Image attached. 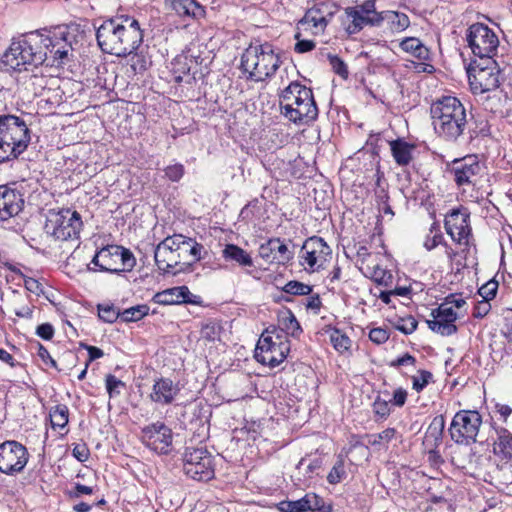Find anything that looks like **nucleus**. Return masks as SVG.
<instances>
[{
  "instance_id": "49530a36",
  "label": "nucleus",
  "mask_w": 512,
  "mask_h": 512,
  "mask_svg": "<svg viewBox=\"0 0 512 512\" xmlns=\"http://www.w3.org/2000/svg\"><path fill=\"white\" fill-rule=\"evenodd\" d=\"M98 316L107 323H114L120 318L121 311L112 304H99L97 306Z\"/></svg>"
},
{
  "instance_id": "20e7f679",
  "label": "nucleus",
  "mask_w": 512,
  "mask_h": 512,
  "mask_svg": "<svg viewBox=\"0 0 512 512\" xmlns=\"http://www.w3.org/2000/svg\"><path fill=\"white\" fill-rule=\"evenodd\" d=\"M282 114L295 124H308L318 116V108L310 88L292 81L280 95Z\"/></svg>"
},
{
  "instance_id": "a878e982",
  "label": "nucleus",
  "mask_w": 512,
  "mask_h": 512,
  "mask_svg": "<svg viewBox=\"0 0 512 512\" xmlns=\"http://www.w3.org/2000/svg\"><path fill=\"white\" fill-rule=\"evenodd\" d=\"M466 110L455 97H450V136H459L466 126Z\"/></svg>"
},
{
  "instance_id": "423d86ee",
  "label": "nucleus",
  "mask_w": 512,
  "mask_h": 512,
  "mask_svg": "<svg viewBox=\"0 0 512 512\" xmlns=\"http://www.w3.org/2000/svg\"><path fill=\"white\" fill-rule=\"evenodd\" d=\"M81 216L69 208L49 211L44 229L56 240L78 239L82 228Z\"/></svg>"
},
{
  "instance_id": "2eb2a0df",
  "label": "nucleus",
  "mask_w": 512,
  "mask_h": 512,
  "mask_svg": "<svg viewBox=\"0 0 512 512\" xmlns=\"http://www.w3.org/2000/svg\"><path fill=\"white\" fill-rule=\"evenodd\" d=\"M29 460L27 448L15 440L0 444V472L15 475L22 472Z\"/></svg>"
},
{
  "instance_id": "f8f14e48",
  "label": "nucleus",
  "mask_w": 512,
  "mask_h": 512,
  "mask_svg": "<svg viewBox=\"0 0 512 512\" xmlns=\"http://www.w3.org/2000/svg\"><path fill=\"white\" fill-rule=\"evenodd\" d=\"M345 14L350 19L346 31L356 34L366 26H380L385 20L384 12H377L375 0H366L360 5L347 7Z\"/></svg>"
},
{
  "instance_id": "39448f33",
  "label": "nucleus",
  "mask_w": 512,
  "mask_h": 512,
  "mask_svg": "<svg viewBox=\"0 0 512 512\" xmlns=\"http://www.w3.org/2000/svg\"><path fill=\"white\" fill-rule=\"evenodd\" d=\"M281 62L271 44L250 45L241 56L240 68L247 74V80L263 82L275 74Z\"/></svg>"
},
{
  "instance_id": "6e6552de",
  "label": "nucleus",
  "mask_w": 512,
  "mask_h": 512,
  "mask_svg": "<svg viewBox=\"0 0 512 512\" xmlns=\"http://www.w3.org/2000/svg\"><path fill=\"white\" fill-rule=\"evenodd\" d=\"M289 351L290 343L286 335L276 333L274 337L266 330L258 340L255 358L258 362L275 368L286 359Z\"/></svg>"
},
{
  "instance_id": "3c124183",
  "label": "nucleus",
  "mask_w": 512,
  "mask_h": 512,
  "mask_svg": "<svg viewBox=\"0 0 512 512\" xmlns=\"http://www.w3.org/2000/svg\"><path fill=\"white\" fill-rule=\"evenodd\" d=\"M346 476L344 461L341 456H339L337 462L330 470L327 481L330 484H337L342 481V479Z\"/></svg>"
},
{
  "instance_id": "c9c22d12",
  "label": "nucleus",
  "mask_w": 512,
  "mask_h": 512,
  "mask_svg": "<svg viewBox=\"0 0 512 512\" xmlns=\"http://www.w3.org/2000/svg\"><path fill=\"white\" fill-rule=\"evenodd\" d=\"M323 460L320 457L308 460L302 458L296 466L299 473L304 475V482L309 483L313 478L320 475Z\"/></svg>"
},
{
  "instance_id": "338daca9",
  "label": "nucleus",
  "mask_w": 512,
  "mask_h": 512,
  "mask_svg": "<svg viewBox=\"0 0 512 512\" xmlns=\"http://www.w3.org/2000/svg\"><path fill=\"white\" fill-rule=\"evenodd\" d=\"M36 334L44 340H50L54 335V328L49 323H43L37 327Z\"/></svg>"
},
{
  "instance_id": "473e14b6",
  "label": "nucleus",
  "mask_w": 512,
  "mask_h": 512,
  "mask_svg": "<svg viewBox=\"0 0 512 512\" xmlns=\"http://www.w3.org/2000/svg\"><path fill=\"white\" fill-rule=\"evenodd\" d=\"M428 327L441 335L448 334V308L442 303L437 309L432 310L431 318L427 321Z\"/></svg>"
},
{
  "instance_id": "79ce46f5",
  "label": "nucleus",
  "mask_w": 512,
  "mask_h": 512,
  "mask_svg": "<svg viewBox=\"0 0 512 512\" xmlns=\"http://www.w3.org/2000/svg\"><path fill=\"white\" fill-rule=\"evenodd\" d=\"M25 150L18 145H12L9 141H0V163L16 159Z\"/></svg>"
},
{
  "instance_id": "774afa93",
  "label": "nucleus",
  "mask_w": 512,
  "mask_h": 512,
  "mask_svg": "<svg viewBox=\"0 0 512 512\" xmlns=\"http://www.w3.org/2000/svg\"><path fill=\"white\" fill-rule=\"evenodd\" d=\"M415 362H416V359L409 353H406L403 356L393 360L390 363V366H392V367L414 366Z\"/></svg>"
},
{
  "instance_id": "c03bdc74",
  "label": "nucleus",
  "mask_w": 512,
  "mask_h": 512,
  "mask_svg": "<svg viewBox=\"0 0 512 512\" xmlns=\"http://www.w3.org/2000/svg\"><path fill=\"white\" fill-rule=\"evenodd\" d=\"M330 341L335 350H337L340 353L347 351L351 346L350 338L338 329H334L331 332Z\"/></svg>"
},
{
  "instance_id": "7c9ffc66",
  "label": "nucleus",
  "mask_w": 512,
  "mask_h": 512,
  "mask_svg": "<svg viewBox=\"0 0 512 512\" xmlns=\"http://www.w3.org/2000/svg\"><path fill=\"white\" fill-rule=\"evenodd\" d=\"M390 149L396 164L407 166L413 159L412 153L415 146L403 139H396L390 142Z\"/></svg>"
},
{
  "instance_id": "69168bd1",
  "label": "nucleus",
  "mask_w": 512,
  "mask_h": 512,
  "mask_svg": "<svg viewBox=\"0 0 512 512\" xmlns=\"http://www.w3.org/2000/svg\"><path fill=\"white\" fill-rule=\"evenodd\" d=\"M395 434V430L392 428H388L383 430L382 432L373 435V440L371 441L372 445L380 444L382 441H390Z\"/></svg>"
},
{
  "instance_id": "bf43d9fd",
  "label": "nucleus",
  "mask_w": 512,
  "mask_h": 512,
  "mask_svg": "<svg viewBox=\"0 0 512 512\" xmlns=\"http://www.w3.org/2000/svg\"><path fill=\"white\" fill-rule=\"evenodd\" d=\"M369 338L376 344H383L389 339V333L383 328H373L369 332Z\"/></svg>"
},
{
  "instance_id": "6ab92c4d",
  "label": "nucleus",
  "mask_w": 512,
  "mask_h": 512,
  "mask_svg": "<svg viewBox=\"0 0 512 512\" xmlns=\"http://www.w3.org/2000/svg\"><path fill=\"white\" fill-rule=\"evenodd\" d=\"M259 256L270 264L285 265L293 258V253L280 238H271L259 246Z\"/></svg>"
},
{
  "instance_id": "0e129e2a",
  "label": "nucleus",
  "mask_w": 512,
  "mask_h": 512,
  "mask_svg": "<svg viewBox=\"0 0 512 512\" xmlns=\"http://www.w3.org/2000/svg\"><path fill=\"white\" fill-rule=\"evenodd\" d=\"M73 456L80 462H85L89 458V449L86 444H77L72 450Z\"/></svg>"
},
{
  "instance_id": "58836bf2",
  "label": "nucleus",
  "mask_w": 512,
  "mask_h": 512,
  "mask_svg": "<svg viewBox=\"0 0 512 512\" xmlns=\"http://www.w3.org/2000/svg\"><path fill=\"white\" fill-rule=\"evenodd\" d=\"M400 47L406 51L412 53L415 57L420 60H425L428 57V49L421 43L417 38H406L400 43Z\"/></svg>"
},
{
  "instance_id": "393cba45",
  "label": "nucleus",
  "mask_w": 512,
  "mask_h": 512,
  "mask_svg": "<svg viewBox=\"0 0 512 512\" xmlns=\"http://www.w3.org/2000/svg\"><path fill=\"white\" fill-rule=\"evenodd\" d=\"M447 100L448 97L443 96L442 99L433 103L430 109L434 130L444 140L447 138L446 126L448 125V114L445 112L448 108V105L445 103Z\"/></svg>"
},
{
  "instance_id": "e2e57ef3",
  "label": "nucleus",
  "mask_w": 512,
  "mask_h": 512,
  "mask_svg": "<svg viewBox=\"0 0 512 512\" xmlns=\"http://www.w3.org/2000/svg\"><path fill=\"white\" fill-rule=\"evenodd\" d=\"M373 408L374 412L381 417H387L390 413L389 403L385 400H381L380 398L375 400Z\"/></svg>"
},
{
  "instance_id": "412c9836",
  "label": "nucleus",
  "mask_w": 512,
  "mask_h": 512,
  "mask_svg": "<svg viewBox=\"0 0 512 512\" xmlns=\"http://www.w3.org/2000/svg\"><path fill=\"white\" fill-rule=\"evenodd\" d=\"M21 194L6 185L0 186V221H6L17 215L22 209Z\"/></svg>"
},
{
  "instance_id": "5701e85b",
  "label": "nucleus",
  "mask_w": 512,
  "mask_h": 512,
  "mask_svg": "<svg viewBox=\"0 0 512 512\" xmlns=\"http://www.w3.org/2000/svg\"><path fill=\"white\" fill-rule=\"evenodd\" d=\"M328 16L331 17L332 13L327 11L326 4L320 3L308 9L299 23L311 26L314 29L313 33L318 34L326 28L329 22Z\"/></svg>"
},
{
  "instance_id": "f257e3e1",
  "label": "nucleus",
  "mask_w": 512,
  "mask_h": 512,
  "mask_svg": "<svg viewBox=\"0 0 512 512\" xmlns=\"http://www.w3.org/2000/svg\"><path fill=\"white\" fill-rule=\"evenodd\" d=\"M70 37L68 28L63 26L22 34L12 39L3 63L19 72L37 71L46 61L50 66L63 64L72 50Z\"/></svg>"
},
{
  "instance_id": "4468645a",
  "label": "nucleus",
  "mask_w": 512,
  "mask_h": 512,
  "mask_svg": "<svg viewBox=\"0 0 512 512\" xmlns=\"http://www.w3.org/2000/svg\"><path fill=\"white\" fill-rule=\"evenodd\" d=\"M183 470L185 474L197 481H208L214 476L212 456L203 448L186 449Z\"/></svg>"
},
{
  "instance_id": "864d4df0",
  "label": "nucleus",
  "mask_w": 512,
  "mask_h": 512,
  "mask_svg": "<svg viewBox=\"0 0 512 512\" xmlns=\"http://www.w3.org/2000/svg\"><path fill=\"white\" fill-rule=\"evenodd\" d=\"M106 389L110 397L120 394L119 388L124 387L125 383L119 380L116 376L108 374L105 379Z\"/></svg>"
},
{
  "instance_id": "f3484780",
  "label": "nucleus",
  "mask_w": 512,
  "mask_h": 512,
  "mask_svg": "<svg viewBox=\"0 0 512 512\" xmlns=\"http://www.w3.org/2000/svg\"><path fill=\"white\" fill-rule=\"evenodd\" d=\"M3 140L27 149L30 132L25 122L14 115L0 116V141Z\"/></svg>"
},
{
  "instance_id": "6e6d98bb",
  "label": "nucleus",
  "mask_w": 512,
  "mask_h": 512,
  "mask_svg": "<svg viewBox=\"0 0 512 512\" xmlns=\"http://www.w3.org/2000/svg\"><path fill=\"white\" fill-rule=\"evenodd\" d=\"M385 20H390L393 24L397 23L399 29L404 30L409 26V18L402 13L394 11H384Z\"/></svg>"
},
{
  "instance_id": "dca6fc26",
  "label": "nucleus",
  "mask_w": 512,
  "mask_h": 512,
  "mask_svg": "<svg viewBox=\"0 0 512 512\" xmlns=\"http://www.w3.org/2000/svg\"><path fill=\"white\" fill-rule=\"evenodd\" d=\"M469 219L470 213L467 208L461 207L450 212V238L457 246L455 255H459L461 259H464L461 254L465 253L470 246L471 227Z\"/></svg>"
},
{
  "instance_id": "aec40b11",
  "label": "nucleus",
  "mask_w": 512,
  "mask_h": 512,
  "mask_svg": "<svg viewBox=\"0 0 512 512\" xmlns=\"http://www.w3.org/2000/svg\"><path fill=\"white\" fill-rule=\"evenodd\" d=\"M152 301L161 305H176L182 303L200 304L201 297L193 295L187 286H177L156 293Z\"/></svg>"
},
{
  "instance_id": "0eeeda50",
  "label": "nucleus",
  "mask_w": 512,
  "mask_h": 512,
  "mask_svg": "<svg viewBox=\"0 0 512 512\" xmlns=\"http://www.w3.org/2000/svg\"><path fill=\"white\" fill-rule=\"evenodd\" d=\"M466 74L474 94L495 90L500 85V68L494 59L475 60L466 68Z\"/></svg>"
},
{
  "instance_id": "a18cd8bd",
  "label": "nucleus",
  "mask_w": 512,
  "mask_h": 512,
  "mask_svg": "<svg viewBox=\"0 0 512 512\" xmlns=\"http://www.w3.org/2000/svg\"><path fill=\"white\" fill-rule=\"evenodd\" d=\"M129 65L134 74L143 73L151 65V61L148 57L142 53H132L129 55Z\"/></svg>"
},
{
  "instance_id": "b1692460",
  "label": "nucleus",
  "mask_w": 512,
  "mask_h": 512,
  "mask_svg": "<svg viewBox=\"0 0 512 512\" xmlns=\"http://www.w3.org/2000/svg\"><path fill=\"white\" fill-rule=\"evenodd\" d=\"M179 388L169 378H160L153 384L150 399L161 405L171 404L178 394Z\"/></svg>"
},
{
  "instance_id": "9b49d317",
  "label": "nucleus",
  "mask_w": 512,
  "mask_h": 512,
  "mask_svg": "<svg viewBox=\"0 0 512 512\" xmlns=\"http://www.w3.org/2000/svg\"><path fill=\"white\" fill-rule=\"evenodd\" d=\"M481 423L482 419L477 411H459L450 423V438L458 444H469L475 441Z\"/></svg>"
},
{
  "instance_id": "603ef678",
  "label": "nucleus",
  "mask_w": 512,
  "mask_h": 512,
  "mask_svg": "<svg viewBox=\"0 0 512 512\" xmlns=\"http://www.w3.org/2000/svg\"><path fill=\"white\" fill-rule=\"evenodd\" d=\"M417 325V320L413 316L399 317L394 323L395 328L404 334L413 333Z\"/></svg>"
},
{
  "instance_id": "13d9d810",
  "label": "nucleus",
  "mask_w": 512,
  "mask_h": 512,
  "mask_svg": "<svg viewBox=\"0 0 512 512\" xmlns=\"http://www.w3.org/2000/svg\"><path fill=\"white\" fill-rule=\"evenodd\" d=\"M184 174V167L181 164L170 165L165 169V176L171 181H179Z\"/></svg>"
},
{
  "instance_id": "2f4dec72",
  "label": "nucleus",
  "mask_w": 512,
  "mask_h": 512,
  "mask_svg": "<svg viewBox=\"0 0 512 512\" xmlns=\"http://www.w3.org/2000/svg\"><path fill=\"white\" fill-rule=\"evenodd\" d=\"M278 324L280 331L276 329L273 333H285L286 335L297 336L302 332L299 322L293 312L288 308H283L278 312Z\"/></svg>"
},
{
  "instance_id": "7ed1b4c3",
  "label": "nucleus",
  "mask_w": 512,
  "mask_h": 512,
  "mask_svg": "<svg viewBox=\"0 0 512 512\" xmlns=\"http://www.w3.org/2000/svg\"><path fill=\"white\" fill-rule=\"evenodd\" d=\"M203 245L181 234L166 237L155 248L154 259L163 273L177 274L202 257Z\"/></svg>"
},
{
  "instance_id": "bb28decb",
  "label": "nucleus",
  "mask_w": 512,
  "mask_h": 512,
  "mask_svg": "<svg viewBox=\"0 0 512 512\" xmlns=\"http://www.w3.org/2000/svg\"><path fill=\"white\" fill-rule=\"evenodd\" d=\"M450 291L452 288L450 287ZM468 314V304L462 293L450 292V334L457 331L455 321L464 319Z\"/></svg>"
},
{
  "instance_id": "37998d69",
  "label": "nucleus",
  "mask_w": 512,
  "mask_h": 512,
  "mask_svg": "<svg viewBox=\"0 0 512 512\" xmlns=\"http://www.w3.org/2000/svg\"><path fill=\"white\" fill-rule=\"evenodd\" d=\"M221 330L222 328L217 322L209 321L202 325L200 331L201 339L208 342H215L220 340Z\"/></svg>"
},
{
  "instance_id": "ea45409f",
  "label": "nucleus",
  "mask_w": 512,
  "mask_h": 512,
  "mask_svg": "<svg viewBox=\"0 0 512 512\" xmlns=\"http://www.w3.org/2000/svg\"><path fill=\"white\" fill-rule=\"evenodd\" d=\"M148 313L149 307L147 305H136L122 311L120 314V319L123 322H136L141 320Z\"/></svg>"
},
{
  "instance_id": "8fccbe9b",
  "label": "nucleus",
  "mask_w": 512,
  "mask_h": 512,
  "mask_svg": "<svg viewBox=\"0 0 512 512\" xmlns=\"http://www.w3.org/2000/svg\"><path fill=\"white\" fill-rule=\"evenodd\" d=\"M282 290L290 295H309L312 292V287L302 282L292 280L287 282Z\"/></svg>"
},
{
  "instance_id": "4c0bfd02",
  "label": "nucleus",
  "mask_w": 512,
  "mask_h": 512,
  "mask_svg": "<svg viewBox=\"0 0 512 512\" xmlns=\"http://www.w3.org/2000/svg\"><path fill=\"white\" fill-rule=\"evenodd\" d=\"M445 428V418L443 415L435 417L429 425L426 432V442L432 443L437 447L442 442V436Z\"/></svg>"
},
{
  "instance_id": "f704fd0d",
  "label": "nucleus",
  "mask_w": 512,
  "mask_h": 512,
  "mask_svg": "<svg viewBox=\"0 0 512 512\" xmlns=\"http://www.w3.org/2000/svg\"><path fill=\"white\" fill-rule=\"evenodd\" d=\"M493 450L503 459H512V434L507 429L497 430V440L494 442Z\"/></svg>"
},
{
  "instance_id": "ddd939ff",
  "label": "nucleus",
  "mask_w": 512,
  "mask_h": 512,
  "mask_svg": "<svg viewBox=\"0 0 512 512\" xmlns=\"http://www.w3.org/2000/svg\"><path fill=\"white\" fill-rule=\"evenodd\" d=\"M332 250L323 238L313 236L308 238L300 251V263L305 270L319 271L331 258Z\"/></svg>"
},
{
  "instance_id": "c756f323",
  "label": "nucleus",
  "mask_w": 512,
  "mask_h": 512,
  "mask_svg": "<svg viewBox=\"0 0 512 512\" xmlns=\"http://www.w3.org/2000/svg\"><path fill=\"white\" fill-rule=\"evenodd\" d=\"M172 9L181 16L201 18L205 15V9L196 0H165Z\"/></svg>"
},
{
  "instance_id": "4d7b16f0",
  "label": "nucleus",
  "mask_w": 512,
  "mask_h": 512,
  "mask_svg": "<svg viewBox=\"0 0 512 512\" xmlns=\"http://www.w3.org/2000/svg\"><path fill=\"white\" fill-rule=\"evenodd\" d=\"M497 288V282L489 281L479 288L478 293L482 297V300L490 301L496 296Z\"/></svg>"
},
{
  "instance_id": "f03ea898",
  "label": "nucleus",
  "mask_w": 512,
  "mask_h": 512,
  "mask_svg": "<svg viewBox=\"0 0 512 512\" xmlns=\"http://www.w3.org/2000/svg\"><path fill=\"white\" fill-rule=\"evenodd\" d=\"M97 43L105 53L126 57L135 52L143 41L138 20L130 15H116L97 28Z\"/></svg>"
},
{
  "instance_id": "9d476101",
  "label": "nucleus",
  "mask_w": 512,
  "mask_h": 512,
  "mask_svg": "<svg viewBox=\"0 0 512 512\" xmlns=\"http://www.w3.org/2000/svg\"><path fill=\"white\" fill-rule=\"evenodd\" d=\"M466 39L472 53L479 60L493 59L497 53L499 39L495 32L485 24L471 25L467 30Z\"/></svg>"
},
{
  "instance_id": "cd10ccee",
  "label": "nucleus",
  "mask_w": 512,
  "mask_h": 512,
  "mask_svg": "<svg viewBox=\"0 0 512 512\" xmlns=\"http://www.w3.org/2000/svg\"><path fill=\"white\" fill-rule=\"evenodd\" d=\"M363 273L365 276L370 277L376 283L380 285H388L392 281L391 272L383 268L378 262L377 258L370 261L369 259L362 260Z\"/></svg>"
},
{
  "instance_id": "4be33fe9",
  "label": "nucleus",
  "mask_w": 512,
  "mask_h": 512,
  "mask_svg": "<svg viewBox=\"0 0 512 512\" xmlns=\"http://www.w3.org/2000/svg\"><path fill=\"white\" fill-rule=\"evenodd\" d=\"M479 165L474 156L453 160V172L458 186L470 184L471 179L479 172Z\"/></svg>"
},
{
  "instance_id": "1a4fd4ad",
  "label": "nucleus",
  "mask_w": 512,
  "mask_h": 512,
  "mask_svg": "<svg viewBox=\"0 0 512 512\" xmlns=\"http://www.w3.org/2000/svg\"><path fill=\"white\" fill-rule=\"evenodd\" d=\"M135 263L133 254L119 245H107L101 248L91 261V264L99 267L100 271L109 273L130 271Z\"/></svg>"
},
{
  "instance_id": "c85d7f7f",
  "label": "nucleus",
  "mask_w": 512,
  "mask_h": 512,
  "mask_svg": "<svg viewBox=\"0 0 512 512\" xmlns=\"http://www.w3.org/2000/svg\"><path fill=\"white\" fill-rule=\"evenodd\" d=\"M319 496L315 493H307L301 499L295 501H282L279 503V510L281 512H306L310 511L312 507H317Z\"/></svg>"
},
{
  "instance_id": "a211bd4d",
  "label": "nucleus",
  "mask_w": 512,
  "mask_h": 512,
  "mask_svg": "<svg viewBox=\"0 0 512 512\" xmlns=\"http://www.w3.org/2000/svg\"><path fill=\"white\" fill-rule=\"evenodd\" d=\"M141 440L149 449L166 454L172 444V431L163 422L152 423L142 429Z\"/></svg>"
},
{
  "instance_id": "a19ab883",
  "label": "nucleus",
  "mask_w": 512,
  "mask_h": 512,
  "mask_svg": "<svg viewBox=\"0 0 512 512\" xmlns=\"http://www.w3.org/2000/svg\"><path fill=\"white\" fill-rule=\"evenodd\" d=\"M68 408L66 405H57L50 410V420L53 428H64L68 423Z\"/></svg>"
},
{
  "instance_id": "72a5a7b5",
  "label": "nucleus",
  "mask_w": 512,
  "mask_h": 512,
  "mask_svg": "<svg viewBox=\"0 0 512 512\" xmlns=\"http://www.w3.org/2000/svg\"><path fill=\"white\" fill-rule=\"evenodd\" d=\"M222 256L225 260L233 261L242 267L253 266V260L250 254L234 244H227L222 251Z\"/></svg>"
},
{
  "instance_id": "5fc2aeb1",
  "label": "nucleus",
  "mask_w": 512,
  "mask_h": 512,
  "mask_svg": "<svg viewBox=\"0 0 512 512\" xmlns=\"http://www.w3.org/2000/svg\"><path fill=\"white\" fill-rule=\"evenodd\" d=\"M329 63L333 69V71L341 76L342 78L346 79L348 77V69L345 62L338 57L337 55H329L328 56Z\"/></svg>"
},
{
  "instance_id": "09e8293b",
  "label": "nucleus",
  "mask_w": 512,
  "mask_h": 512,
  "mask_svg": "<svg viewBox=\"0 0 512 512\" xmlns=\"http://www.w3.org/2000/svg\"><path fill=\"white\" fill-rule=\"evenodd\" d=\"M172 70L175 74L176 82H181L183 79L182 75L189 74L190 66L188 64V58L186 56H178L172 62Z\"/></svg>"
},
{
  "instance_id": "680f3d73",
  "label": "nucleus",
  "mask_w": 512,
  "mask_h": 512,
  "mask_svg": "<svg viewBox=\"0 0 512 512\" xmlns=\"http://www.w3.org/2000/svg\"><path fill=\"white\" fill-rule=\"evenodd\" d=\"M490 310V302L486 300H481L474 306L473 316L475 318H483L489 313Z\"/></svg>"
},
{
  "instance_id": "052dcab7",
  "label": "nucleus",
  "mask_w": 512,
  "mask_h": 512,
  "mask_svg": "<svg viewBox=\"0 0 512 512\" xmlns=\"http://www.w3.org/2000/svg\"><path fill=\"white\" fill-rule=\"evenodd\" d=\"M295 38L297 39V43L294 46L295 52L302 54L312 51L315 48V42L312 40H301L300 33H297Z\"/></svg>"
},
{
  "instance_id": "e433bc0d",
  "label": "nucleus",
  "mask_w": 512,
  "mask_h": 512,
  "mask_svg": "<svg viewBox=\"0 0 512 512\" xmlns=\"http://www.w3.org/2000/svg\"><path fill=\"white\" fill-rule=\"evenodd\" d=\"M49 78L43 73H36L33 71L31 74L25 76L24 84L27 90H30L34 96H41L43 91L48 86Z\"/></svg>"
},
{
  "instance_id": "de8ad7c7",
  "label": "nucleus",
  "mask_w": 512,
  "mask_h": 512,
  "mask_svg": "<svg viewBox=\"0 0 512 512\" xmlns=\"http://www.w3.org/2000/svg\"><path fill=\"white\" fill-rule=\"evenodd\" d=\"M439 244H445L444 237L440 232L439 225L437 223H433L426 236L424 246L427 250H431Z\"/></svg>"
}]
</instances>
